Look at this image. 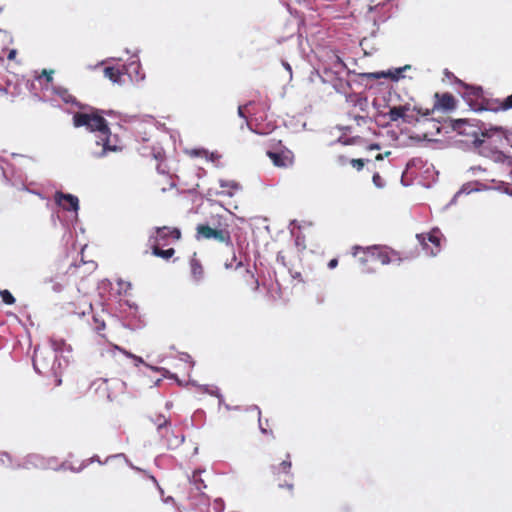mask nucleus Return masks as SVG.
Instances as JSON below:
<instances>
[{"label":"nucleus","mask_w":512,"mask_h":512,"mask_svg":"<svg viewBox=\"0 0 512 512\" xmlns=\"http://www.w3.org/2000/svg\"><path fill=\"white\" fill-rule=\"evenodd\" d=\"M73 125L84 127L95 133L94 140L89 146V154L95 159L106 157L110 152H118L121 147L111 141V131L108 123L98 112H77L73 115Z\"/></svg>","instance_id":"f257e3e1"},{"label":"nucleus","mask_w":512,"mask_h":512,"mask_svg":"<svg viewBox=\"0 0 512 512\" xmlns=\"http://www.w3.org/2000/svg\"><path fill=\"white\" fill-rule=\"evenodd\" d=\"M483 130L482 137L476 138L478 143L477 154L496 164H505L512 167V155H507L501 150L504 147L502 126L486 124Z\"/></svg>","instance_id":"f03ea898"},{"label":"nucleus","mask_w":512,"mask_h":512,"mask_svg":"<svg viewBox=\"0 0 512 512\" xmlns=\"http://www.w3.org/2000/svg\"><path fill=\"white\" fill-rule=\"evenodd\" d=\"M65 343L63 340H50V345L47 347H36L34 349L33 368L39 374L52 373L56 377V385L62 383L60 378V369L62 366L61 360L57 354L62 351V346Z\"/></svg>","instance_id":"7ed1b4c3"},{"label":"nucleus","mask_w":512,"mask_h":512,"mask_svg":"<svg viewBox=\"0 0 512 512\" xmlns=\"http://www.w3.org/2000/svg\"><path fill=\"white\" fill-rule=\"evenodd\" d=\"M463 99L474 112H499L512 109V94L500 101L486 97L480 86H466Z\"/></svg>","instance_id":"20e7f679"},{"label":"nucleus","mask_w":512,"mask_h":512,"mask_svg":"<svg viewBox=\"0 0 512 512\" xmlns=\"http://www.w3.org/2000/svg\"><path fill=\"white\" fill-rule=\"evenodd\" d=\"M451 127L459 135L467 136L470 138L469 149L477 153L478 143L476 138H481L483 135V127L486 123L478 119H453L450 120Z\"/></svg>","instance_id":"39448f33"},{"label":"nucleus","mask_w":512,"mask_h":512,"mask_svg":"<svg viewBox=\"0 0 512 512\" xmlns=\"http://www.w3.org/2000/svg\"><path fill=\"white\" fill-rule=\"evenodd\" d=\"M56 460L54 458H45L39 454H30L27 455L22 462H14L10 465L11 469H54V470H66L70 469L74 472H80L84 469L88 463H83L78 469H74L73 467H68L66 463H62L59 467L55 465Z\"/></svg>","instance_id":"423d86ee"},{"label":"nucleus","mask_w":512,"mask_h":512,"mask_svg":"<svg viewBox=\"0 0 512 512\" xmlns=\"http://www.w3.org/2000/svg\"><path fill=\"white\" fill-rule=\"evenodd\" d=\"M390 0H386L385 2L377 3L376 5H370L368 7V11L366 13V19L371 21L374 28L370 33V37H364L360 45L362 47L368 46V42L370 38H375L378 35L379 27L383 23H385L391 17L390 9L387 8L388 2Z\"/></svg>","instance_id":"0eeeda50"},{"label":"nucleus","mask_w":512,"mask_h":512,"mask_svg":"<svg viewBox=\"0 0 512 512\" xmlns=\"http://www.w3.org/2000/svg\"><path fill=\"white\" fill-rule=\"evenodd\" d=\"M230 248L232 253V262L227 263L225 265L226 269H234V272L239 273L241 276L244 277L247 284H256L254 289L258 288V280L255 279L254 274L251 272V270L247 267V265L244 264V260H246L245 257H243L241 254L239 256V260L235 254L234 248L230 243V236L228 234V231L226 230V250Z\"/></svg>","instance_id":"6e6552de"},{"label":"nucleus","mask_w":512,"mask_h":512,"mask_svg":"<svg viewBox=\"0 0 512 512\" xmlns=\"http://www.w3.org/2000/svg\"><path fill=\"white\" fill-rule=\"evenodd\" d=\"M441 232L438 228H433L429 233L417 234L416 238L423 249L430 256H436L440 251Z\"/></svg>","instance_id":"1a4fd4ad"},{"label":"nucleus","mask_w":512,"mask_h":512,"mask_svg":"<svg viewBox=\"0 0 512 512\" xmlns=\"http://www.w3.org/2000/svg\"><path fill=\"white\" fill-rule=\"evenodd\" d=\"M180 237L181 232L178 228H170L167 226L157 227L149 236V244L151 245V247L160 245L165 246L167 245L168 238L179 240Z\"/></svg>","instance_id":"9d476101"},{"label":"nucleus","mask_w":512,"mask_h":512,"mask_svg":"<svg viewBox=\"0 0 512 512\" xmlns=\"http://www.w3.org/2000/svg\"><path fill=\"white\" fill-rule=\"evenodd\" d=\"M354 249L362 250L365 254L364 257L360 258L363 263H381L382 265H388L391 262L389 254L378 246H370L365 249L359 246H355Z\"/></svg>","instance_id":"9b49d317"},{"label":"nucleus","mask_w":512,"mask_h":512,"mask_svg":"<svg viewBox=\"0 0 512 512\" xmlns=\"http://www.w3.org/2000/svg\"><path fill=\"white\" fill-rule=\"evenodd\" d=\"M55 203L62 209L68 212H73L75 218L78 217L79 210V199L75 195L69 193H63L61 191L55 192L54 195Z\"/></svg>","instance_id":"f8f14e48"},{"label":"nucleus","mask_w":512,"mask_h":512,"mask_svg":"<svg viewBox=\"0 0 512 512\" xmlns=\"http://www.w3.org/2000/svg\"><path fill=\"white\" fill-rule=\"evenodd\" d=\"M196 240H211L224 242V230L220 227H212L209 224H199L196 227Z\"/></svg>","instance_id":"ddd939ff"},{"label":"nucleus","mask_w":512,"mask_h":512,"mask_svg":"<svg viewBox=\"0 0 512 512\" xmlns=\"http://www.w3.org/2000/svg\"><path fill=\"white\" fill-rule=\"evenodd\" d=\"M138 53V50L135 53H133L132 58L135 59L130 61L127 65L123 66V70L126 74L129 75L130 80L135 84L143 83L146 79V75L142 71L141 62L138 59Z\"/></svg>","instance_id":"4468645a"},{"label":"nucleus","mask_w":512,"mask_h":512,"mask_svg":"<svg viewBox=\"0 0 512 512\" xmlns=\"http://www.w3.org/2000/svg\"><path fill=\"white\" fill-rule=\"evenodd\" d=\"M436 102L434 103V106L432 108L431 112H434L435 110H443V111H449L454 108L455 105V99L450 93H444L441 96L436 93Z\"/></svg>","instance_id":"2eb2a0df"},{"label":"nucleus","mask_w":512,"mask_h":512,"mask_svg":"<svg viewBox=\"0 0 512 512\" xmlns=\"http://www.w3.org/2000/svg\"><path fill=\"white\" fill-rule=\"evenodd\" d=\"M405 111H410L409 104L390 107V109L387 113L379 112L378 117L383 118V119L388 117L391 122H396L399 119L402 120L403 114H405Z\"/></svg>","instance_id":"dca6fc26"},{"label":"nucleus","mask_w":512,"mask_h":512,"mask_svg":"<svg viewBox=\"0 0 512 512\" xmlns=\"http://www.w3.org/2000/svg\"><path fill=\"white\" fill-rule=\"evenodd\" d=\"M333 89L344 96H348L349 91L352 89L351 81L343 79L338 76V72H335V77L331 80Z\"/></svg>","instance_id":"f3484780"},{"label":"nucleus","mask_w":512,"mask_h":512,"mask_svg":"<svg viewBox=\"0 0 512 512\" xmlns=\"http://www.w3.org/2000/svg\"><path fill=\"white\" fill-rule=\"evenodd\" d=\"M289 154V151L287 153H279L272 150L267 151V155L277 167H288L292 164V157Z\"/></svg>","instance_id":"a211bd4d"},{"label":"nucleus","mask_w":512,"mask_h":512,"mask_svg":"<svg viewBox=\"0 0 512 512\" xmlns=\"http://www.w3.org/2000/svg\"><path fill=\"white\" fill-rule=\"evenodd\" d=\"M125 71H121L115 67L107 66L104 69V76L108 78L112 83L117 84L119 86L124 85L125 80L123 78Z\"/></svg>","instance_id":"6ab92c4d"},{"label":"nucleus","mask_w":512,"mask_h":512,"mask_svg":"<svg viewBox=\"0 0 512 512\" xmlns=\"http://www.w3.org/2000/svg\"><path fill=\"white\" fill-rule=\"evenodd\" d=\"M489 189H491L489 186L482 184L479 181L467 182L462 185L460 190L457 192V195H462V194L468 195L472 192H479V191L489 190Z\"/></svg>","instance_id":"aec40b11"},{"label":"nucleus","mask_w":512,"mask_h":512,"mask_svg":"<svg viewBox=\"0 0 512 512\" xmlns=\"http://www.w3.org/2000/svg\"><path fill=\"white\" fill-rule=\"evenodd\" d=\"M429 114V109H426L424 111L422 108L414 106L411 112L405 111V114H403L402 121L407 124H412L419 120L417 115L428 116Z\"/></svg>","instance_id":"412c9836"},{"label":"nucleus","mask_w":512,"mask_h":512,"mask_svg":"<svg viewBox=\"0 0 512 512\" xmlns=\"http://www.w3.org/2000/svg\"><path fill=\"white\" fill-rule=\"evenodd\" d=\"M253 102L252 101H249L248 103H246L245 105H240L238 107V116L241 118V123H240V129H244V127L246 126L249 130H251L252 132L256 133V134H263L260 130H255L253 129L251 126H250V123L248 121V118H247V115H246V110L252 106Z\"/></svg>","instance_id":"4be33fe9"},{"label":"nucleus","mask_w":512,"mask_h":512,"mask_svg":"<svg viewBox=\"0 0 512 512\" xmlns=\"http://www.w3.org/2000/svg\"><path fill=\"white\" fill-rule=\"evenodd\" d=\"M410 70H412L411 65H404L402 67L388 69L386 71V75L391 81L398 82L399 80L404 79L406 77L404 73Z\"/></svg>","instance_id":"5701e85b"},{"label":"nucleus","mask_w":512,"mask_h":512,"mask_svg":"<svg viewBox=\"0 0 512 512\" xmlns=\"http://www.w3.org/2000/svg\"><path fill=\"white\" fill-rule=\"evenodd\" d=\"M190 270L191 275L196 282H199L200 280L203 279V267L201 263L196 259V253H194L193 257L190 260Z\"/></svg>","instance_id":"b1692460"},{"label":"nucleus","mask_w":512,"mask_h":512,"mask_svg":"<svg viewBox=\"0 0 512 512\" xmlns=\"http://www.w3.org/2000/svg\"><path fill=\"white\" fill-rule=\"evenodd\" d=\"M53 93L58 96L64 103L66 104H75L77 105V101L74 96H72L68 90L64 87L57 86L52 88Z\"/></svg>","instance_id":"393cba45"},{"label":"nucleus","mask_w":512,"mask_h":512,"mask_svg":"<svg viewBox=\"0 0 512 512\" xmlns=\"http://www.w3.org/2000/svg\"><path fill=\"white\" fill-rule=\"evenodd\" d=\"M289 458H290V455L288 454L287 459L283 460L280 464L271 465L270 469H271V472L273 473V475H279L281 473H284V474L290 473L292 463L289 460Z\"/></svg>","instance_id":"a878e982"},{"label":"nucleus","mask_w":512,"mask_h":512,"mask_svg":"<svg viewBox=\"0 0 512 512\" xmlns=\"http://www.w3.org/2000/svg\"><path fill=\"white\" fill-rule=\"evenodd\" d=\"M154 425L157 427V431L160 433L161 436H164L163 430L165 429L166 432L168 431L169 427V420L164 415H157L155 418L151 419Z\"/></svg>","instance_id":"bb28decb"},{"label":"nucleus","mask_w":512,"mask_h":512,"mask_svg":"<svg viewBox=\"0 0 512 512\" xmlns=\"http://www.w3.org/2000/svg\"><path fill=\"white\" fill-rule=\"evenodd\" d=\"M229 206H231L230 203H227L226 202V218H225V221H226V226H228V222H239L241 224H244L246 222V219L244 216H237L235 215L229 208Z\"/></svg>","instance_id":"cd10ccee"},{"label":"nucleus","mask_w":512,"mask_h":512,"mask_svg":"<svg viewBox=\"0 0 512 512\" xmlns=\"http://www.w3.org/2000/svg\"><path fill=\"white\" fill-rule=\"evenodd\" d=\"M362 81L364 80H376L380 78H387L386 71H378V72H367V73H359L357 75Z\"/></svg>","instance_id":"c85d7f7f"},{"label":"nucleus","mask_w":512,"mask_h":512,"mask_svg":"<svg viewBox=\"0 0 512 512\" xmlns=\"http://www.w3.org/2000/svg\"><path fill=\"white\" fill-rule=\"evenodd\" d=\"M152 251L155 256H158V257H161L164 259H169L175 253V250L173 248L163 250V249H160L159 246L152 247Z\"/></svg>","instance_id":"c756f323"},{"label":"nucleus","mask_w":512,"mask_h":512,"mask_svg":"<svg viewBox=\"0 0 512 512\" xmlns=\"http://www.w3.org/2000/svg\"><path fill=\"white\" fill-rule=\"evenodd\" d=\"M226 196L232 197L236 192L241 191V185L236 181H226Z\"/></svg>","instance_id":"7c9ffc66"},{"label":"nucleus","mask_w":512,"mask_h":512,"mask_svg":"<svg viewBox=\"0 0 512 512\" xmlns=\"http://www.w3.org/2000/svg\"><path fill=\"white\" fill-rule=\"evenodd\" d=\"M148 478L155 484V486L159 490V493L161 495V499H162L163 503L164 504H173L174 503L173 497H171V496L164 497V491L161 488V486L158 484L156 478L153 475H148Z\"/></svg>","instance_id":"2f4dec72"},{"label":"nucleus","mask_w":512,"mask_h":512,"mask_svg":"<svg viewBox=\"0 0 512 512\" xmlns=\"http://www.w3.org/2000/svg\"><path fill=\"white\" fill-rule=\"evenodd\" d=\"M92 320L94 323V326H93L94 331H96L97 333H100V331L105 329V322L99 316L92 315Z\"/></svg>","instance_id":"473e14b6"},{"label":"nucleus","mask_w":512,"mask_h":512,"mask_svg":"<svg viewBox=\"0 0 512 512\" xmlns=\"http://www.w3.org/2000/svg\"><path fill=\"white\" fill-rule=\"evenodd\" d=\"M0 297L6 305H13L16 301L9 290H2Z\"/></svg>","instance_id":"72a5a7b5"},{"label":"nucleus","mask_w":512,"mask_h":512,"mask_svg":"<svg viewBox=\"0 0 512 512\" xmlns=\"http://www.w3.org/2000/svg\"><path fill=\"white\" fill-rule=\"evenodd\" d=\"M251 410H254L257 412V416H258V424H259V429L261 431L262 434H272V431H268L265 426H263L262 424V421H261V411H260V408L257 406V405H253L250 407Z\"/></svg>","instance_id":"f704fd0d"},{"label":"nucleus","mask_w":512,"mask_h":512,"mask_svg":"<svg viewBox=\"0 0 512 512\" xmlns=\"http://www.w3.org/2000/svg\"><path fill=\"white\" fill-rule=\"evenodd\" d=\"M502 132H503V138H504V147L505 146H509V147H512V128L511 129H507V128H504L502 127Z\"/></svg>","instance_id":"c9c22d12"},{"label":"nucleus","mask_w":512,"mask_h":512,"mask_svg":"<svg viewBox=\"0 0 512 512\" xmlns=\"http://www.w3.org/2000/svg\"><path fill=\"white\" fill-rule=\"evenodd\" d=\"M114 349L119 350V351H121L122 353H124L127 357L132 358V359L135 361V365H136V366H138L139 364H144V361H143V359H142L141 357L136 356V355H134V354H132V353H130V352L124 351V350H122V349H121L120 347H118V346H114Z\"/></svg>","instance_id":"e433bc0d"},{"label":"nucleus","mask_w":512,"mask_h":512,"mask_svg":"<svg viewBox=\"0 0 512 512\" xmlns=\"http://www.w3.org/2000/svg\"><path fill=\"white\" fill-rule=\"evenodd\" d=\"M120 457H121V458H123V459L125 460V462H126V463H127V464H128V465H129L133 470L138 471V472L146 473V472H145L144 470H142L141 468L134 466V465L129 461V459H128L124 454H122V453L117 454V455H114V456H110V457H108V458L106 459V462H107L110 458H120Z\"/></svg>","instance_id":"4c0bfd02"},{"label":"nucleus","mask_w":512,"mask_h":512,"mask_svg":"<svg viewBox=\"0 0 512 512\" xmlns=\"http://www.w3.org/2000/svg\"><path fill=\"white\" fill-rule=\"evenodd\" d=\"M191 481L193 482V484L195 485L197 490H201L202 487H205V485H203V482L200 478V473H198V472L193 473Z\"/></svg>","instance_id":"58836bf2"},{"label":"nucleus","mask_w":512,"mask_h":512,"mask_svg":"<svg viewBox=\"0 0 512 512\" xmlns=\"http://www.w3.org/2000/svg\"><path fill=\"white\" fill-rule=\"evenodd\" d=\"M373 184L377 188H383L385 186V181L383 178L379 175V173H374L372 177Z\"/></svg>","instance_id":"ea45409f"},{"label":"nucleus","mask_w":512,"mask_h":512,"mask_svg":"<svg viewBox=\"0 0 512 512\" xmlns=\"http://www.w3.org/2000/svg\"><path fill=\"white\" fill-rule=\"evenodd\" d=\"M12 461L13 460L8 453L4 452L0 454V465H5L10 468Z\"/></svg>","instance_id":"a19ab883"},{"label":"nucleus","mask_w":512,"mask_h":512,"mask_svg":"<svg viewBox=\"0 0 512 512\" xmlns=\"http://www.w3.org/2000/svg\"><path fill=\"white\" fill-rule=\"evenodd\" d=\"M349 162L357 171H361L365 165L364 159H351Z\"/></svg>","instance_id":"79ce46f5"},{"label":"nucleus","mask_w":512,"mask_h":512,"mask_svg":"<svg viewBox=\"0 0 512 512\" xmlns=\"http://www.w3.org/2000/svg\"><path fill=\"white\" fill-rule=\"evenodd\" d=\"M281 64L283 68L288 72V80L291 81L293 76L291 65L285 60H281Z\"/></svg>","instance_id":"37998d69"},{"label":"nucleus","mask_w":512,"mask_h":512,"mask_svg":"<svg viewBox=\"0 0 512 512\" xmlns=\"http://www.w3.org/2000/svg\"><path fill=\"white\" fill-rule=\"evenodd\" d=\"M179 359H180V361H183L185 363H190L191 366L194 365V362L192 361L191 356L187 353H181Z\"/></svg>","instance_id":"c03bdc74"},{"label":"nucleus","mask_w":512,"mask_h":512,"mask_svg":"<svg viewBox=\"0 0 512 512\" xmlns=\"http://www.w3.org/2000/svg\"><path fill=\"white\" fill-rule=\"evenodd\" d=\"M333 66L335 68L340 67L341 69H347L346 64L344 63V61L339 56H336L335 62L333 64Z\"/></svg>","instance_id":"a18cd8bd"},{"label":"nucleus","mask_w":512,"mask_h":512,"mask_svg":"<svg viewBox=\"0 0 512 512\" xmlns=\"http://www.w3.org/2000/svg\"><path fill=\"white\" fill-rule=\"evenodd\" d=\"M363 267H362V273L364 274H372L374 273L376 270L374 267L370 266V265H366L367 263H363L361 262Z\"/></svg>","instance_id":"49530a36"},{"label":"nucleus","mask_w":512,"mask_h":512,"mask_svg":"<svg viewBox=\"0 0 512 512\" xmlns=\"http://www.w3.org/2000/svg\"><path fill=\"white\" fill-rule=\"evenodd\" d=\"M192 156H205L208 158L209 154L206 150L194 149L190 152Z\"/></svg>","instance_id":"de8ad7c7"},{"label":"nucleus","mask_w":512,"mask_h":512,"mask_svg":"<svg viewBox=\"0 0 512 512\" xmlns=\"http://www.w3.org/2000/svg\"><path fill=\"white\" fill-rule=\"evenodd\" d=\"M91 310H92V305L90 303H87V304H85L84 309L81 312H76V314L79 317H82V316H85L87 313L91 312Z\"/></svg>","instance_id":"09e8293b"},{"label":"nucleus","mask_w":512,"mask_h":512,"mask_svg":"<svg viewBox=\"0 0 512 512\" xmlns=\"http://www.w3.org/2000/svg\"><path fill=\"white\" fill-rule=\"evenodd\" d=\"M349 162V160L347 159L346 156L344 155H339L337 157V163L340 165V166H345L347 163Z\"/></svg>","instance_id":"8fccbe9b"},{"label":"nucleus","mask_w":512,"mask_h":512,"mask_svg":"<svg viewBox=\"0 0 512 512\" xmlns=\"http://www.w3.org/2000/svg\"><path fill=\"white\" fill-rule=\"evenodd\" d=\"M52 75H53L52 70H50V71L43 70L42 71V76H44L46 78L47 83H50L52 81Z\"/></svg>","instance_id":"3c124183"},{"label":"nucleus","mask_w":512,"mask_h":512,"mask_svg":"<svg viewBox=\"0 0 512 512\" xmlns=\"http://www.w3.org/2000/svg\"><path fill=\"white\" fill-rule=\"evenodd\" d=\"M338 265V260L336 258H333L331 259L329 262H328V268L329 269H334L336 268Z\"/></svg>","instance_id":"603ef678"},{"label":"nucleus","mask_w":512,"mask_h":512,"mask_svg":"<svg viewBox=\"0 0 512 512\" xmlns=\"http://www.w3.org/2000/svg\"><path fill=\"white\" fill-rule=\"evenodd\" d=\"M469 171H471L473 174H475L476 172H479V171H485V169L482 168L481 166H473V167H470Z\"/></svg>","instance_id":"864d4df0"},{"label":"nucleus","mask_w":512,"mask_h":512,"mask_svg":"<svg viewBox=\"0 0 512 512\" xmlns=\"http://www.w3.org/2000/svg\"><path fill=\"white\" fill-rule=\"evenodd\" d=\"M17 51L15 49H12L9 51L7 58L9 60H14L16 57Z\"/></svg>","instance_id":"5fc2aeb1"},{"label":"nucleus","mask_w":512,"mask_h":512,"mask_svg":"<svg viewBox=\"0 0 512 512\" xmlns=\"http://www.w3.org/2000/svg\"><path fill=\"white\" fill-rule=\"evenodd\" d=\"M277 262L285 265V257L282 255L281 252L277 254Z\"/></svg>","instance_id":"6e6d98bb"},{"label":"nucleus","mask_w":512,"mask_h":512,"mask_svg":"<svg viewBox=\"0 0 512 512\" xmlns=\"http://www.w3.org/2000/svg\"><path fill=\"white\" fill-rule=\"evenodd\" d=\"M303 241H304V240H301V239H300V237H297V238H296V241H295V242H296V246H298V247H302V249H304V248H305V245L303 244Z\"/></svg>","instance_id":"4d7b16f0"},{"label":"nucleus","mask_w":512,"mask_h":512,"mask_svg":"<svg viewBox=\"0 0 512 512\" xmlns=\"http://www.w3.org/2000/svg\"><path fill=\"white\" fill-rule=\"evenodd\" d=\"M460 195H457V193L453 196V198L450 200V202L448 203L447 206H452L454 204H456L457 202V198L459 197Z\"/></svg>","instance_id":"13d9d810"},{"label":"nucleus","mask_w":512,"mask_h":512,"mask_svg":"<svg viewBox=\"0 0 512 512\" xmlns=\"http://www.w3.org/2000/svg\"><path fill=\"white\" fill-rule=\"evenodd\" d=\"M118 285H119V287H120L121 289H124V286H126L127 288H130V283H126V282H124V281H122V280H120V281L118 282Z\"/></svg>","instance_id":"bf43d9fd"},{"label":"nucleus","mask_w":512,"mask_h":512,"mask_svg":"<svg viewBox=\"0 0 512 512\" xmlns=\"http://www.w3.org/2000/svg\"><path fill=\"white\" fill-rule=\"evenodd\" d=\"M369 149L370 150H379L380 149V145L378 143L370 144Z\"/></svg>","instance_id":"052dcab7"},{"label":"nucleus","mask_w":512,"mask_h":512,"mask_svg":"<svg viewBox=\"0 0 512 512\" xmlns=\"http://www.w3.org/2000/svg\"><path fill=\"white\" fill-rule=\"evenodd\" d=\"M204 391L206 393H210V394H214L215 393L214 388H210L209 386H204Z\"/></svg>","instance_id":"680f3d73"},{"label":"nucleus","mask_w":512,"mask_h":512,"mask_svg":"<svg viewBox=\"0 0 512 512\" xmlns=\"http://www.w3.org/2000/svg\"><path fill=\"white\" fill-rule=\"evenodd\" d=\"M110 60H118V61H120V60H121V58H108V59L103 60V61H101L100 63H98V65H97V66L103 65L104 63H106V62H108V61H110Z\"/></svg>","instance_id":"e2e57ef3"},{"label":"nucleus","mask_w":512,"mask_h":512,"mask_svg":"<svg viewBox=\"0 0 512 512\" xmlns=\"http://www.w3.org/2000/svg\"><path fill=\"white\" fill-rule=\"evenodd\" d=\"M95 461H96V462H98V463H100V464H102V462H101V460L99 459V457H98V456H93L92 458H90V459L88 460V462H95Z\"/></svg>","instance_id":"0e129e2a"},{"label":"nucleus","mask_w":512,"mask_h":512,"mask_svg":"<svg viewBox=\"0 0 512 512\" xmlns=\"http://www.w3.org/2000/svg\"><path fill=\"white\" fill-rule=\"evenodd\" d=\"M279 487L280 488L285 487V488H288L289 490H292L293 489V484H291V483L285 484V485L284 484H280Z\"/></svg>","instance_id":"69168bd1"},{"label":"nucleus","mask_w":512,"mask_h":512,"mask_svg":"<svg viewBox=\"0 0 512 512\" xmlns=\"http://www.w3.org/2000/svg\"><path fill=\"white\" fill-rule=\"evenodd\" d=\"M54 290L55 291H60L61 290V286L59 284L55 285L54 286Z\"/></svg>","instance_id":"338daca9"},{"label":"nucleus","mask_w":512,"mask_h":512,"mask_svg":"<svg viewBox=\"0 0 512 512\" xmlns=\"http://www.w3.org/2000/svg\"><path fill=\"white\" fill-rule=\"evenodd\" d=\"M171 407H172V403H171V402H167V403H166V408H167V409H170Z\"/></svg>","instance_id":"774afa93"}]
</instances>
